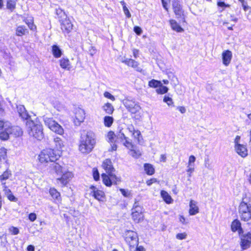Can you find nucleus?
<instances>
[{
    "label": "nucleus",
    "mask_w": 251,
    "mask_h": 251,
    "mask_svg": "<svg viewBox=\"0 0 251 251\" xmlns=\"http://www.w3.org/2000/svg\"><path fill=\"white\" fill-rule=\"evenodd\" d=\"M96 144L95 134L92 131H84L79 140L78 150L83 154L90 153Z\"/></svg>",
    "instance_id": "f257e3e1"
},
{
    "label": "nucleus",
    "mask_w": 251,
    "mask_h": 251,
    "mask_svg": "<svg viewBox=\"0 0 251 251\" xmlns=\"http://www.w3.org/2000/svg\"><path fill=\"white\" fill-rule=\"evenodd\" d=\"M26 127L28 134L38 140H41L44 138L42 125L38 122L32 120H28L26 123Z\"/></svg>",
    "instance_id": "f03ea898"
},
{
    "label": "nucleus",
    "mask_w": 251,
    "mask_h": 251,
    "mask_svg": "<svg viewBox=\"0 0 251 251\" xmlns=\"http://www.w3.org/2000/svg\"><path fill=\"white\" fill-rule=\"evenodd\" d=\"M238 212L241 220L248 221L251 219V203L250 198L245 196L238 207Z\"/></svg>",
    "instance_id": "7ed1b4c3"
},
{
    "label": "nucleus",
    "mask_w": 251,
    "mask_h": 251,
    "mask_svg": "<svg viewBox=\"0 0 251 251\" xmlns=\"http://www.w3.org/2000/svg\"><path fill=\"white\" fill-rule=\"evenodd\" d=\"M23 134V130L20 126H12L9 123L5 126V131H1L0 132V139L2 140H7L9 138V135L17 137L22 136Z\"/></svg>",
    "instance_id": "20e7f679"
},
{
    "label": "nucleus",
    "mask_w": 251,
    "mask_h": 251,
    "mask_svg": "<svg viewBox=\"0 0 251 251\" xmlns=\"http://www.w3.org/2000/svg\"><path fill=\"white\" fill-rule=\"evenodd\" d=\"M60 157L59 152H56L52 149H47L43 150L38 156L39 161L42 163L49 162H54Z\"/></svg>",
    "instance_id": "39448f33"
},
{
    "label": "nucleus",
    "mask_w": 251,
    "mask_h": 251,
    "mask_svg": "<svg viewBox=\"0 0 251 251\" xmlns=\"http://www.w3.org/2000/svg\"><path fill=\"white\" fill-rule=\"evenodd\" d=\"M125 239L128 245L130 251L134 250L138 245V237L136 232L132 230H127L125 233Z\"/></svg>",
    "instance_id": "423d86ee"
},
{
    "label": "nucleus",
    "mask_w": 251,
    "mask_h": 251,
    "mask_svg": "<svg viewBox=\"0 0 251 251\" xmlns=\"http://www.w3.org/2000/svg\"><path fill=\"white\" fill-rule=\"evenodd\" d=\"M44 122L45 125L54 133L60 135L64 134L63 127L54 121L53 118L46 117L44 118Z\"/></svg>",
    "instance_id": "0eeeda50"
},
{
    "label": "nucleus",
    "mask_w": 251,
    "mask_h": 251,
    "mask_svg": "<svg viewBox=\"0 0 251 251\" xmlns=\"http://www.w3.org/2000/svg\"><path fill=\"white\" fill-rule=\"evenodd\" d=\"M131 216L132 220L135 223H138L143 220V208L138 202H135L133 204Z\"/></svg>",
    "instance_id": "6e6552de"
},
{
    "label": "nucleus",
    "mask_w": 251,
    "mask_h": 251,
    "mask_svg": "<svg viewBox=\"0 0 251 251\" xmlns=\"http://www.w3.org/2000/svg\"><path fill=\"white\" fill-rule=\"evenodd\" d=\"M101 177L104 184L109 187L111 186L112 184H117L121 181V178L117 176L113 173L109 175L103 174L101 175Z\"/></svg>",
    "instance_id": "1a4fd4ad"
},
{
    "label": "nucleus",
    "mask_w": 251,
    "mask_h": 251,
    "mask_svg": "<svg viewBox=\"0 0 251 251\" xmlns=\"http://www.w3.org/2000/svg\"><path fill=\"white\" fill-rule=\"evenodd\" d=\"M123 103L127 110L133 114L137 113L141 109L138 103L133 100L125 99L123 100Z\"/></svg>",
    "instance_id": "9d476101"
},
{
    "label": "nucleus",
    "mask_w": 251,
    "mask_h": 251,
    "mask_svg": "<svg viewBox=\"0 0 251 251\" xmlns=\"http://www.w3.org/2000/svg\"><path fill=\"white\" fill-rule=\"evenodd\" d=\"M74 113L75 114V124L76 126H79L84 120L85 117V111L83 109L77 107L74 109Z\"/></svg>",
    "instance_id": "9b49d317"
},
{
    "label": "nucleus",
    "mask_w": 251,
    "mask_h": 251,
    "mask_svg": "<svg viewBox=\"0 0 251 251\" xmlns=\"http://www.w3.org/2000/svg\"><path fill=\"white\" fill-rule=\"evenodd\" d=\"M60 177L56 178V182L58 184L60 183L62 186H66L74 176L73 173L69 171L64 172Z\"/></svg>",
    "instance_id": "f8f14e48"
},
{
    "label": "nucleus",
    "mask_w": 251,
    "mask_h": 251,
    "mask_svg": "<svg viewBox=\"0 0 251 251\" xmlns=\"http://www.w3.org/2000/svg\"><path fill=\"white\" fill-rule=\"evenodd\" d=\"M240 245L243 250H246L251 245V233H248L241 236Z\"/></svg>",
    "instance_id": "ddd939ff"
},
{
    "label": "nucleus",
    "mask_w": 251,
    "mask_h": 251,
    "mask_svg": "<svg viewBox=\"0 0 251 251\" xmlns=\"http://www.w3.org/2000/svg\"><path fill=\"white\" fill-rule=\"evenodd\" d=\"M91 190V194L99 201H105V194L102 191L98 190L94 186L90 187Z\"/></svg>",
    "instance_id": "4468645a"
},
{
    "label": "nucleus",
    "mask_w": 251,
    "mask_h": 251,
    "mask_svg": "<svg viewBox=\"0 0 251 251\" xmlns=\"http://www.w3.org/2000/svg\"><path fill=\"white\" fill-rule=\"evenodd\" d=\"M107 141L111 143V148L109 151H116L117 149V145L115 144L116 142V135L113 131H110L108 132L107 135Z\"/></svg>",
    "instance_id": "2eb2a0df"
},
{
    "label": "nucleus",
    "mask_w": 251,
    "mask_h": 251,
    "mask_svg": "<svg viewBox=\"0 0 251 251\" xmlns=\"http://www.w3.org/2000/svg\"><path fill=\"white\" fill-rule=\"evenodd\" d=\"M53 142L54 143V148L60 154L61 151L65 146V142L60 137L55 136L53 138Z\"/></svg>",
    "instance_id": "dca6fc26"
},
{
    "label": "nucleus",
    "mask_w": 251,
    "mask_h": 251,
    "mask_svg": "<svg viewBox=\"0 0 251 251\" xmlns=\"http://www.w3.org/2000/svg\"><path fill=\"white\" fill-rule=\"evenodd\" d=\"M73 26L70 20L66 18L61 22V28L64 33H69L73 29Z\"/></svg>",
    "instance_id": "f3484780"
},
{
    "label": "nucleus",
    "mask_w": 251,
    "mask_h": 251,
    "mask_svg": "<svg viewBox=\"0 0 251 251\" xmlns=\"http://www.w3.org/2000/svg\"><path fill=\"white\" fill-rule=\"evenodd\" d=\"M222 62L225 66H228L230 63L232 54L231 51L226 50L223 52L222 54Z\"/></svg>",
    "instance_id": "a211bd4d"
},
{
    "label": "nucleus",
    "mask_w": 251,
    "mask_h": 251,
    "mask_svg": "<svg viewBox=\"0 0 251 251\" xmlns=\"http://www.w3.org/2000/svg\"><path fill=\"white\" fill-rule=\"evenodd\" d=\"M61 68L67 71H70L73 66L69 59L67 57H63L59 60Z\"/></svg>",
    "instance_id": "6ab92c4d"
},
{
    "label": "nucleus",
    "mask_w": 251,
    "mask_h": 251,
    "mask_svg": "<svg viewBox=\"0 0 251 251\" xmlns=\"http://www.w3.org/2000/svg\"><path fill=\"white\" fill-rule=\"evenodd\" d=\"M102 167L104 169L107 175L114 171V168L113 167L112 162L111 160L109 159H106L103 161Z\"/></svg>",
    "instance_id": "aec40b11"
},
{
    "label": "nucleus",
    "mask_w": 251,
    "mask_h": 251,
    "mask_svg": "<svg viewBox=\"0 0 251 251\" xmlns=\"http://www.w3.org/2000/svg\"><path fill=\"white\" fill-rule=\"evenodd\" d=\"M199 212V208L197 201L190 200L189 202V213L190 215H195Z\"/></svg>",
    "instance_id": "412c9836"
},
{
    "label": "nucleus",
    "mask_w": 251,
    "mask_h": 251,
    "mask_svg": "<svg viewBox=\"0 0 251 251\" xmlns=\"http://www.w3.org/2000/svg\"><path fill=\"white\" fill-rule=\"evenodd\" d=\"M235 150L237 153L242 157H245L248 155V150L245 146L243 145H237L234 146Z\"/></svg>",
    "instance_id": "4be33fe9"
},
{
    "label": "nucleus",
    "mask_w": 251,
    "mask_h": 251,
    "mask_svg": "<svg viewBox=\"0 0 251 251\" xmlns=\"http://www.w3.org/2000/svg\"><path fill=\"white\" fill-rule=\"evenodd\" d=\"M17 108L19 116L23 119L26 120L27 121L29 120L28 119L30 118V116L28 114L24 105H19L17 106Z\"/></svg>",
    "instance_id": "5701e85b"
},
{
    "label": "nucleus",
    "mask_w": 251,
    "mask_h": 251,
    "mask_svg": "<svg viewBox=\"0 0 251 251\" xmlns=\"http://www.w3.org/2000/svg\"><path fill=\"white\" fill-rule=\"evenodd\" d=\"M231 229L233 232L237 231L239 234H241L243 232V229L241 227L240 222L236 219L234 220L231 223Z\"/></svg>",
    "instance_id": "b1692460"
},
{
    "label": "nucleus",
    "mask_w": 251,
    "mask_h": 251,
    "mask_svg": "<svg viewBox=\"0 0 251 251\" xmlns=\"http://www.w3.org/2000/svg\"><path fill=\"white\" fill-rule=\"evenodd\" d=\"M173 8L176 15L178 17H180L183 13L182 7L178 1L173 2Z\"/></svg>",
    "instance_id": "393cba45"
},
{
    "label": "nucleus",
    "mask_w": 251,
    "mask_h": 251,
    "mask_svg": "<svg viewBox=\"0 0 251 251\" xmlns=\"http://www.w3.org/2000/svg\"><path fill=\"white\" fill-rule=\"evenodd\" d=\"M53 173L57 175H61L64 172L62 167L57 163H53L50 166Z\"/></svg>",
    "instance_id": "a878e982"
},
{
    "label": "nucleus",
    "mask_w": 251,
    "mask_h": 251,
    "mask_svg": "<svg viewBox=\"0 0 251 251\" xmlns=\"http://www.w3.org/2000/svg\"><path fill=\"white\" fill-rule=\"evenodd\" d=\"M122 62L125 63L128 66L136 69L137 71H140V68L138 67L139 63L132 59H126L122 61Z\"/></svg>",
    "instance_id": "bb28decb"
},
{
    "label": "nucleus",
    "mask_w": 251,
    "mask_h": 251,
    "mask_svg": "<svg viewBox=\"0 0 251 251\" xmlns=\"http://www.w3.org/2000/svg\"><path fill=\"white\" fill-rule=\"evenodd\" d=\"M27 33V29L24 25L17 26L15 29V34L18 36H22Z\"/></svg>",
    "instance_id": "cd10ccee"
},
{
    "label": "nucleus",
    "mask_w": 251,
    "mask_h": 251,
    "mask_svg": "<svg viewBox=\"0 0 251 251\" xmlns=\"http://www.w3.org/2000/svg\"><path fill=\"white\" fill-rule=\"evenodd\" d=\"M49 193L51 197L55 201H61V196L59 192L54 188H51L49 190Z\"/></svg>",
    "instance_id": "c85d7f7f"
},
{
    "label": "nucleus",
    "mask_w": 251,
    "mask_h": 251,
    "mask_svg": "<svg viewBox=\"0 0 251 251\" xmlns=\"http://www.w3.org/2000/svg\"><path fill=\"white\" fill-rule=\"evenodd\" d=\"M170 24L172 29L177 32H181L184 31L183 29L174 20H170Z\"/></svg>",
    "instance_id": "c756f323"
},
{
    "label": "nucleus",
    "mask_w": 251,
    "mask_h": 251,
    "mask_svg": "<svg viewBox=\"0 0 251 251\" xmlns=\"http://www.w3.org/2000/svg\"><path fill=\"white\" fill-rule=\"evenodd\" d=\"M52 53L54 57L55 58H59L61 57L62 54L61 50L57 45H53L52 46Z\"/></svg>",
    "instance_id": "7c9ffc66"
},
{
    "label": "nucleus",
    "mask_w": 251,
    "mask_h": 251,
    "mask_svg": "<svg viewBox=\"0 0 251 251\" xmlns=\"http://www.w3.org/2000/svg\"><path fill=\"white\" fill-rule=\"evenodd\" d=\"M161 196L163 200L167 203H171L173 202V199L170 195L165 191L162 190L161 191Z\"/></svg>",
    "instance_id": "2f4dec72"
},
{
    "label": "nucleus",
    "mask_w": 251,
    "mask_h": 251,
    "mask_svg": "<svg viewBox=\"0 0 251 251\" xmlns=\"http://www.w3.org/2000/svg\"><path fill=\"white\" fill-rule=\"evenodd\" d=\"M103 110L108 114H112L114 110V108L112 104L110 103H105L103 106Z\"/></svg>",
    "instance_id": "473e14b6"
},
{
    "label": "nucleus",
    "mask_w": 251,
    "mask_h": 251,
    "mask_svg": "<svg viewBox=\"0 0 251 251\" xmlns=\"http://www.w3.org/2000/svg\"><path fill=\"white\" fill-rule=\"evenodd\" d=\"M144 170L148 175H152L154 173V169L150 164H145Z\"/></svg>",
    "instance_id": "72a5a7b5"
},
{
    "label": "nucleus",
    "mask_w": 251,
    "mask_h": 251,
    "mask_svg": "<svg viewBox=\"0 0 251 251\" xmlns=\"http://www.w3.org/2000/svg\"><path fill=\"white\" fill-rule=\"evenodd\" d=\"M16 0H7L6 7L11 11H13L16 8Z\"/></svg>",
    "instance_id": "f704fd0d"
},
{
    "label": "nucleus",
    "mask_w": 251,
    "mask_h": 251,
    "mask_svg": "<svg viewBox=\"0 0 251 251\" xmlns=\"http://www.w3.org/2000/svg\"><path fill=\"white\" fill-rule=\"evenodd\" d=\"M25 22L30 30L34 31L36 29V26L33 23V20L32 18L29 19H26L25 20Z\"/></svg>",
    "instance_id": "c9c22d12"
},
{
    "label": "nucleus",
    "mask_w": 251,
    "mask_h": 251,
    "mask_svg": "<svg viewBox=\"0 0 251 251\" xmlns=\"http://www.w3.org/2000/svg\"><path fill=\"white\" fill-rule=\"evenodd\" d=\"M169 89L166 86H163L162 83H161L160 86L156 89V92L158 94H164L168 91Z\"/></svg>",
    "instance_id": "e433bc0d"
},
{
    "label": "nucleus",
    "mask_w": 251,
    "mask_h": 251,
    "mask_svg": "<svg viewBox=\"0 0 251 251\" xmlns=\"http://www.w3.org/2000/svg\"><path fill=\"white\" fill-rule=\"evenodd\" d=\"M114 121L113 117L110 116H105L104 118V124L105 126L110 127Z\"/></svg>",
    "instance_id": "4c0bfd02"
},
{
    "label": "nucleus",
    "mask_w": 251,
    "mask_h": 251,
    "mask_svg": "<svg viewBox=\"0 0 251 251\" xmlns=\"http://www.w3.org/2000/svg\"><path fill=\"white\" fill-rule=\"evenodd\" d=\"M161 82L155 79H152L149 82V86L152 88H157L159 86H160Z\"/></svg>",
    "instance_id": "58836bf2"
},
{
    "label": "nucleus",
    "mask_w": 251,
    "mask_h": 251,
    "mask_svg": "<svg viewBox=\"0 0 251 251\" xmlns=\"http://www.w3.org/2000/svg\"><path fill=\"white\" fill-rule=\"evenodd\" d=\"M163 101L165 102L169 106H174V101L173 99L167 96H165L163 99Z\"/></svg>",
    "instance_id": "ea45409f"
},
{
    "label": "nucleus",
    "mask_w": 251,
    "mask_h": 251,
    "mask_svg": "<svg viewBox=\"0 0 251 251\" xmlns=\"http://www.w3.org/2000/svg\"><path fill=\"white\" fill-rule=\"evenodd\" d=\"M11 175V174L9 171H6L0 176V179L1 181L7 179Z\"/></svg>",
    "instance_id": "a19ab883"
},
{
    "label": "nucleus",
    "mask_w": 251,
    "mask_h": 251,
    "mask_svg": "<svg viewBox=\"0 0 251 251\" xmlns=\"http://www.w3.org/2000/svg\"><path fill=\"white\" fill-rule=\"evenodd\" d=\"M9 231L12 235H17L19 233V230L17 227L14 226H10L9 229Z\"/></svg>",
    "instance_id": "79ce46f5"
},
{
    "label": "nucleus",
    "mask_w": 251,
    "mask_h": 251,
    "mask_svg": "<svg viewBox=\"0 0 251 251\" xmlns=\"http://www.w3.org/2000/svg\"><path fill=\"white\" fill-rule=\"evenodd\" d=\"M130 155L135 158H138L141 155V153L139 151L134 150H130Z\"/></svg>",
    "instance_id": "37998d69"
},
{
    "label": "nucleus",
    "mask_w": 251,
    "mask_h": 251,
    "mask_svg": "<svg viewBox=\"0 0 251 251\" xmlns=\"http://www.w3.org/2000/svg\"><path fill=\"white\" fill-rule=\"evenodd\" d=\"M187 234L186 232L179 233L176 235V238L178 240H184L187 238Z\"/></svg>",
    "instance_id": "c03bdc74"
},
{
    "label": "nucleus",
    "mask_w": 251,
    "mask_h": 251,
    "mask_svg": "<svg viewBox=\"0 0 251 251\" xmlns=\"http://www.w3.org/2000/svg\"><path fill=\"white\" fill-rule=\"evenodd\" d=\"M126 137L125 134L121 131L116 134V139L121 140V141H123Z\"/></svg>",
    "instance_id": "a18cd8bd"
},
{
    "label": "nucleus",
    "mask_w": 251,
    "mask_h": 251,
    "mask_svg": "<svg viewBox=\"0 0 251 251\" xmlns=\"http://www.w3.org/2000/svg\"><path fill=\"white\" fill-rule=\"evenodd\" d=\"M187 173L189 177L191 176L192 173L194 171V166L187 165Z\"/></svg>",
    "instance_id": "49530a36"
},
{
    "label": "nucleus",
    "mask_w": 251,
    "mask_h": 251,
    "mask_svg": "<svg viewBox=\"0 0 251 251\" xmlns=\"http://www.w3.org/2000/svg\"><path fill=\"white\" fill-rule=\"evenodd\" d=\"M129 132L132 133V135L135 138H138L141 135V132L138 130H136L135 129H133V131H131Z\"/></svg>",
    "instance_id": "de8ad7c7"
},
{
    "label": "nucleus",
    "mask_w": 251,
    "mask_h": 251,
    "mask_svg": "<svg viewBox=\"0 0 251 251\" xmlns=\"http://www.w3.org/2000/svg\"><path fill=\"white\" fill-rule=\"evenodd\" d=\"M93 177L95 180H98L99 179L100 176L99 172L96 168H93Z\"/></svg>",
    "instance_id": "09e8293b"
},
{
    "label": "nucleus",
    "mask_w": 251,
    "mask_h": 251,
    "mask_svg": "<svg viewBox=\"0 0 251 251\" xmlns=\"http://www.w3.org/2000/svg\"><path fill=\"white\" fill-rule=\"evenodd\" d=\"M196 161V157L194 155L189 157L188 165L194 166V162Z\"/></svg>",
    "instance_id": "8fccbe9b"
},
{
    "label": "nucleus",
    "mask_w": 251,
    "mask_h": 251,
    "mask_svg": "<svg viewBox=\"0 0 251 251\" xmlns=\"http://www.w3.org/2000/svg\"><path fill=\"white\" fill-rule=\"evenodd\" d=\"M125 142L124 143V145L126 146L127 148H130L132 147V145L131 142L129 141L128 138L126 137V139H124Z\"/></svg>",
    "instance_id": "3c124183"
},
{
    "label": "nucleus",
    "mask_w": 251,
    "mask_h": 251,
    "mask_svg": "<svg viewBox=\"0 0 251 251\" xmlns=\"http://www.w3.org/2000/svg\"><path fill=\"white\" fill-rule=\"evenodd\" d=\"M179 222H181L183 225H186L189 223V221L186 220L185 218L182 215H180L179 216Z\"/></svg>",
    "instance_id": "603ef678"
},
{
    "label": "nucleus",
    "mask_w": 251,
    "mask_h": 251,
    "mask_svg": "<svg viewBox=\"0 0 251 251\" xmlns=\"http://www.w3.org/2000/svg\"><path fill=\"white\" fill-rule=\"evenodd\" d=\"M123 9L124 12L125 14L126 15V16L128 18H130L131 16V14L130 13L128 9L127 8V7L126 6V5H124V7H123Z\"/></svg>",
    "instance_id": "864d4df0"
},
{
    "label": "nucleus",
    "mask_w": 251,
    "mask_h": 251,
    "mask_svg": "<svg viewBox=\"0 0 251 251\" xmlns=\"http://www.w3.org/2000/svg\"><path fill=\"white\" fill-rule=\"evenodd\" d=\"M103 95L105 98L109 99L113 101L115 100L114 97L108 92H104Z\"/></svg>",
    "instance_id": "5fc2aeb1"
},
{
    "label": "nucleus",
    "mask_w": 251,
    "mask_h": 251,
    "mask_svg": "<svg viewBox=\"0 0 251 251\" xmlns=\"http://www.w3.org/2000/svg\"><path fill=\"white\" fill-rule=\"evenodd\" d=\"M204 165L205 168L208 169H211V165L209 162V159L208 158H205L204 159Z\"/></svg>",
    "instance_id": "6e6d98bb"
},
{
    "label": "nucleus",
    "mask_w": 251,
    "mask_h": 251,
    "mask_svg": "<svg viewBox=\"0 0 251 251\" xmlns=\"http://www.w3.org/2000/svg\"><path fill=\"white\" fill-rule=\"evenodd\" d=\"M120 191H121L122 195L126 197H128L130 195V192L128 190L124 189H120Z\"/></svg>",
    "instance_id": "4d7b16f0"
},
{
    "label": "nucleus",
    "mask_w": 251,
    "mask_h": 251,
    "mask_svg": "<svg viewBox=\"0 0 251 251\" xmlns=\"http://www.w3.org/2000/svg\"><path fill=\"white\" fill-rule=\"evenodd\" d=\"M134 31L137 34V35H140L142 32V30L141 28H140L139 26H135L134 27Z\"/></svg>",
    "instance_id": "13d9d810"
},
{
    "label": "nucleus",
    "mask_w": 251,
    "mask_h": 251,
    "mask_svg": "<svg viewBox=\"0 0 251 251\" xmlns=\"http://www.w3.org/2000/svg\"><path fill=\"white\" fill-rule=\"evenodd\" d=\"M28 218L31 222L34 221L36 219V215L34 213H31L29 215Z\"/></svg>",
    "instance_id": "bf43d9fd"
},
{
    "label": "nucleus",
    "mask_w": 251,
    "mask_h": 251,
    "mask_svg": "<svg viewBox=\"0 0 251 251\" xmlns=\"http://www.w3.org/2000/svg\"><path fill=\"white\" fill-rule=\"evenodd\" d=\"M8 123V122H4L3 121L0 120V129L2 128V131H5V126Z\"/></svg>",
    "instance_id": "052dcab7"
},
{
    "label": "nucleus",
    "mask_w": 251,
    "mask_h": 251,
    "mask_svg": "<svg viewBox=\"0 0 251 251\" xmlns=\"http://www.w3.org/2000/svg\"><path fill=\"white\" fill-rule=\"evenodd\" d=\"M163 7L168 11L167 5L168 3L170 2V0H161Z\"/></svg>",
    "instance_id": "680f3d73"
},
{
    "label": "nucleus",
    "mask_w": 251,
    "mask_h": 251,
    "mask_svg": "<svg viewBox=\"0 0 251 251\" xmlns=\"http://www.w3.org/2000/svg\"><path fill=\"white\" fill-rule=\"evenodd\" d=\"M2 185H3V191H4L5 194L6 196H7V194H9L11 192V190L7 188V186L5 185V183H2Z\"/></svg>",
    "instance_id": "e2e57ef3"
},
{
    "label": "nucleus",
    "mask_w": 251,
    "mask_h": 251,
    "mask_svg": "<svg viewBox=\"0 0 251 251\" xmlns=\"http://www.w3.org/2000/svg\"><path fill=\"white\" fill-rule=\"evenodd\" d=\"M157 180L156 178H151L147 181L146 183L148 186L151 185L152 183L156 182Z\"/></svg>",
    "instance_id": "0e129e2a"
},
{
    "label": "nucleus",
    "mask_w": 251,
    "mask_h": 251,
    "mask_svg": "<svg viewBox=\"0 0 251 251\" xmlns=\"http://www.w3.org/2000/svg\"><path fill=\"white\" fill-rule=\"evenodd\" d=\"M8 199L11 201H16L15 197L12 195V194L10 193L9 194H7V196Z\"/></svg>",
    "instance_id": "69168bd1"
},
{
    "label": "nucleus",
    "mask_w": 251,
    "mask_h": 251,
    "mask_svg": "<svg viewBox=\"0 0 251 251\" xmlns=\"http://www.w3.org/2000/svg\"><path fill=\"white\" fill-rule=\"evenodd\" d=\"M145 251V250L142 246H139L138 247H137V246L135 247L134 250H132V251Z\"/></svg>",
    "instance_id": "338daca9"
},
{
    "label": "nucleus",
    "mask_w": 251,
    "mask_h": 251,
    "mask_svg": "<svg viewBox=\"0 0 251 251\" xmlns=\"http://www.w3.org/2000/svg\"><path fill=\"white\" fill-rule=\"evenodd\" d=\"M177 109L182 114L186 112V109L183 106H178Z\"/></svg>",
    "instance_id": "774afa93"
}]
</instances>
